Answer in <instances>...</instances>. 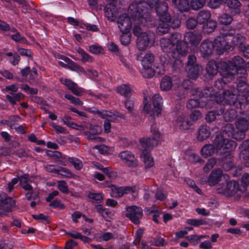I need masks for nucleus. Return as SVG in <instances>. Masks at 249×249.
<instances>
[{
	"label": "nucleus",
	"mask_w": 249,
	"mask_h": 249,
	"mask_svg": "<svg viewBox=\"0 0 249 249\" xmlns=\"http://www.w3.org/2000/svg\"><path fill=\"white\" fill-rule=\"evenodd\" d=\"M67 63L69 66L68 69L77 72L78 73H83L85 72V70L83 67L80 66L79 65L74 62L72 60L70 59V62H68Z\"/></svg>",
	"instance_id": "obj_53"
},
{
	"label": "nucleus",
	"mask_w": 249,
	"mask_h": 249,
	"mask_svg": "<svg viewBox=\"0 0 249 249\" xmlns=\"http://www.w3.org/2000/svg\"><path fill=\"white\" fill-rule=\"evenodd\" d=\"M15 205V201L12 197H0V215H7L8 213L12 212V208Z\"/></svg>",
	"instance_id": "obj_17"
},
{
	"label": "nucleus",
	"mask_w": 249,
	"mask_h": 249,
	"mask_svg": "<svg viewBox=\"0 0 249 249\" xmlns=\"http://www.w3.org/2000/svg\"><path fill=\"white\" fill-rule=\"evenodd\" d=\"M222 76V78H219L215 81L214 85L215 88L219 90L224 89V90L222 91L223 92L225 90L231 89L229 84V80L228 79V77L229 76H231L225 75Z\"/></svg>",
	"instance_id": "obj_34"
},
{
	"label": "nucleus",
	"mask_w": 249,
	"mask_h": 249,
	"mask_svg": "<svg viewBox=\"0 0 249 249\" xmlns=\"http://www.w3.org/2000/svg\"><path fill=\"white\" fill-rule=\"evenodd\" d=\"M236 135L237 133L233 125L227 124L222 126L220 134L216 135L215 137L222 136L224 138H233L235 140Z\"/></svg>",
	"instance_id": "obj_24"
},
{
	"label": "nucleus",
	"mask_w": 249,
	"mask_h": 249,
	"mask_svg": "<svg viewBox=\"0 0 249 249\" xmlns=\"http://www.w3.org/2000/svg\"><path fill=\"white\" fill-rule=\"evenodd\" d=\"M77 53L81 56V61L85 63L86 62H92L93 60V57L86 53L84 49L80 47L76 48Z\"/></svg>",
	"instance_id": "obj_44"
},
{
	"label": "nucleus",
	"mask_w": 249,
	"mask_h": 249,
	"mask_svg": "<svg viewBox=\"0 0 249 249\" xmlns=\"http://www.w3.org/2000/svg\"><path fill=\"white\" fill-rule=\"evenodd\" d=\"M15 1L21 5L22 11L24 13H29L33 10V8L26 0H15Z\"/></svg>",
	"instance_id": "obj_62"
},
{
	"label": "nucleus",
	"mask_w": 249,
	"mask_h": 249,
	"mask_svg": "<svg viewBox=\"0 0 249 249\" xmlns=\"http://www.w3.org/2000/svg\"><path fill=\"white\" fill-rule=\"evenodd\" d=\"M215 40L216 38L213 42L209 39H205L202 42L199 48V51L201 56L203 58H208L212 54L214 49L218 55H221L224 53V52L218 51V49H217Z\"/></svg>",
	"instance_id": "obj_13"
},
{
	"label": "nucleus",
	"mask_w": 249,
	"mask_h": 249,
	"mask_svg": "<svg viewBox=\"0 0 249 249\" xmlns=\"http://www.w3.org/2000/svg\"><path fill=\"white\" fill-rule=\"evenodd\" d=\"M87 197L91 199V202L92 204L96 203L100 204L102 202L103 200V195L101 193H93L89 192L87 195Z\"/></svg>",
	"instance_id": "obj_48"
},
{
	"label": "nucleus",
	"mask_w": 249,
	"mask_h": 249,
	"mask_svg": "<svg viewBox=\"0 0 249 249\" xmlns=\"http://www.w3.org/2000/svg\"><path fill=\"white\" fill-rule=\"evenodd\" d=\"M160 22L156 28L158 35L162 36L167 33L170 28L176 29L179 27L180 21L177 18H167L166 20L159 19Z\"/></svg>",
	"instance_id": "obj_7"
},
{
	"label": "nucleus",
	"mask_w": 249,
	"mask_h": 249,
	"mask_svg": "<svg viewBox=\"0 0 249 249\" xmlns=\"http://www.w3.org/2000/svg\"><path fill=\"white\" fill-rule=\"evenodd\" d=\"M239 148L241 149L240 154V159H242L246 165H249V140L244 141Z\"/></svg>",
	"instance_id": "obj_28"
},
{
	"label": "nucleus",
	"mask_w": 249,
	"mask_h": 249,
	"mask_svg": "<svg viewBox=\"0 0 249 249\" xmlns=\"http://www.w3.org/2000/svg\"><path fill=\"white\" fill-rule=\"evenodd\" d=\"M119 157L129 167L135 168L137 167L138 160L131 151H123L119 153Z\"/></svg>",
	"instance_id": "obj_19"
},
{
	"label": "nucleus",
	"mask_w": 249,
	"mask_h": 249,
	"mask_svg": "<svg viewBox=\"0 0 249 249\" xmlns=\"http://www.w3.org/2000/svg\"><path fill=\"white\" fill-rule=\"evenodd\" d=\"M117 24L122 33H130L132 27V22L128 14L125 13L121 14L117 19Z\"/></svg>",
	"instance_id": "obj_18"
},
{
	"label": "nucleus",
	"mask_w": 249,
	"mask_h": 249,
	"mask_svg": "<svg viewBox=\"0 0 249 249\" xmlns=\"http://www.w3.org/2000/svg\"><path fill=\"white\" fill-rule=\"evenodd\" d=\"M241 185L240 186V192H244L247 189L249 184V174L245 173L241 179Z\"/></svg>",
	"instance_id": "obj_56"
},
{
	"label": "nucleus",
	"mask_w": 249,
	"mask_h": 249,
	"mask_svg": "<svg viewBox=\"0 0 249 249\" xmlns=\"http://www.w3.org/2000/svg\"><path fill=\"white\" fill-rule=\"evenodd\" d=\"M160 45L162 51L166 53L169 57L172 56L171 52L173 49H176V47L170 38H162L160 41Z\"/></svg>",
	"instance_id": "obj_29"
},
{
	"label": "nucleus",
	"mask_w": 249,
	"mask_h": 249,
	"mask_svg": "<svg viewBox=\"0 0 249 249\" xmlns=\"http://www.w3.org/2000/svg\"><path fill=\"white\" fill-rule=\"evenodd\" d=\"M186 223L194 227H199L207 224L206 221L203 219H187Z\"/></svg>",
	"instance_id": "obj_55"
},
{
	"label": "nucleus",
	"mask_w": 249,
	"mask_h": 249,
	"mask_svg": "<svg viewBox=\"0 0 249 249\" xmlns=\"http://www.w3.org/2000/svg\"><path fill=\"white\" fill-rule=\"evenodd\" d=\"M216 159L212 158L209 159L203 167V171L205 173H208L216 164Z\"/></svg>",
	"instance_id": "obj_60"
},
{
	"label": "nucleus",
	"mask_w": 249,
	"mask_h": 249,
	"mask_svg": "<svg viewBox=\"0 0 249 249\" xmlns=\"http://www.w3.org/2000/svg\"><path fill=\"white\" fill-rule=\"evenodd\" d=\"M226 64L228 65L226 69L227 75L233 76L236 75L237 78L240 77L244 79L246 77L247 70L245 67V61L242 57L234 56L231 60L226 62Z\"/></svg>",
	"instance_id": "obj_5"
},
{
	"label": "nucleus",
	"mask_w": 249,
	"mask_h": 249,
	"mask_svg": "<svg viewBox=\"0 0 249 249\" xmlns=\"http://www.w3.org/2000/svg\"><path fill=\"white\" fill-rule=\"evenodd\" d=\"M172 4L180 12H187L190 5L188 0H172Z\"/></svg>",
	"instance_id": "obj_37"
},
{
	"label": "nucleus",
	"mask_w": 249,
	"mask_h": 249,
	"mask_svg": "<svg viewBox=\"0 0 249 249\" xmlns=\"http://www.w3.org/2000/svg\"><path fill=\"white\" fill-rule=\"evenodd\" d=\"M172 85V80L171 77L165 76L161 79L160 87L162 90L167 91L171 89Z\"/></svg>",
	"instance_id": "obj_45"
},
{
	"label": "nucleus",
	"mask_w": 249,
	"mask_h": 249,
	"mask_svg": "<svg viewBox=\"0 0 249 249\" xmlns=\"http://www.w3.org/2000/svg\"><path fill=\"white\" fill-rule=\"evenodd\" d=\"M150 98H148L146 96H144L143 101V111L146 113L151 112V116H152V115H154L153 111V107L152 108L151 104L150 103Z\"/></svg>",
	"instance_id": "obj_52"
},
{
	"label": "nucleus",
	"mask_w": 249,
	"mask_h": 249,
	"mask_svg": "<svg viewBox=\"0 0 249 249\" xmlns=\"http://www.w3.org/2000/svg\"><path fill=\"white\" fill-rule=\"evenodd\" d=\"M222 114L223 118L227 122H232L236 117L237 111L233 108H227V110Z\"/></svg>",
	"instance_id": "obj_47"
},
{
	"label": "nucleus",
	"mask_w": 249,
	"mask_h": 249,
	"mask_svg": "<svg viewBox=\"0 0 249 249\" xmlns=\"http://www.w3.org/2000/svg\"><path fill=\"white\" fill-rule=\"evenodd\" d=\"M153 107V114H155L157 116L161 114L162 110L163 100L162 97L159 94H155L152 98Z\"/></svg>",
	"instance_id": "obj_27"
},
{
	"label": "nucleus",
	"mask_w": 249,
	"mask_h": 249,
	"mask_svg": "<svg viewBox=\"0 0 249 249\" xmlns=\"http://www.w3.org/2000/svg\"><path fill=\"white\" fill-rule=\"evenodd\" d=\"M180 35L177 33H173L169 38L174 43V49L171 52L173 58H178L180 55H185L187 53V44L180 40Z\"/></svg>",
	"instance_id": "obj_6"
},
{
	"label": "nucleus",
	"mask_w": 249,
	"mask_h": 249,
	"mask_svg": "<svg viewBox=\"0 0 249 249\" xmlns=\"http://www.w3.org/2000/svg\"><path fill=\"white\" fill-rule=\"evenodd\" d=\"M20 89L27 94L36 95L38 93V89L36 88H31L28 85L22 84L20 87Z\"/></svg>",
	"instance_id": "obj_58"
},
{
	"label": "nucleus",
	"mask_w": 249,
	"mask_h": 249,
	"mask_svg": "<svg viewBox=\"0 0 249 249\" xmlns=\"http://www.w3.org/2000/svg\"><path fill=\"white\" fill-rule=\"evenodd\" d=\"M159 2V0H134L128 7V13L134 20L145 25L150 21V9H155Z\"/></svg>",
	"instance_id": "obj_2"
},
{
	"label": "nucleus",
	"mask_w": 249,
	"mask_h": 249,
	"mask_svg": "<svg viewBox=\"0 0 249 249\" xmlns=\"http://www.w3.org/2000/svg\"><path fill=\"white\" fill-rule=\"evenodd\" d=\"M201 39V36L198 34H195L192 32L186 33L184 36V42L187 44V51H188V45L192 46H196Z\"/></svg>",
	"instance_id": "obj_25"
},
{
	"label": "nucleus",
	"mask_w": 249,
	"mask_h": 249,
	"mask_svg": "<svg viewBox=\"0 0 249 249\" xmlns=\"http://www.w3.org/2000/svg\"><path fill=\"white\" fill-rule=\"evenodd\" d=\"M222 171L220 168L213 170L208 178V182L210 186H214L218 183L222 176Z\"/></svg>",
	"instance_id": "obj_30"
},
{
	"label": "nucleus",
	"mask_w": 249,
	"mask_h": 249,
	"mask_svg": "<svg viewBox=\"0 0 249 249\" xmlns=\"http://www.w3.org/2000/svg\"><path fill=\"white\" fill-rule=\"evenodd\" d=\"M111 196L114 197L119 198L124 196L123 186L119 187L115 185L111 186Z\"/></svg>",
	"instance_id": "obj_50"
},
{
	"label": "nucleus",
	"mask_w": 249,
	"mask_h": 249,
	"mask_svg": "<svg viewBox=\"0 0 249 249\" xmlns=\"http://www.w3.org/2000/svg\"><path fill=\"white\" fill-rule=\"evenodd\" d=\"M159 19L166 20L167 18H173L168 13V5L165 1H161L154 9Z\"/></svg>",
	"instance_id": "obj_22"
},
{
	"label": "nucleus",
	"mask_w": 249,
	"mask_h": 249,
	"mask_svg": "<svg viewBox=\"0 0 249 249\" xmlns=\"http://www.w3.org/2000/svg\"><path fill=\"white\" fill-rule=\"evenodd\" d=\"M233 156L231 153H227L218 159V164L226 171L230 170L233 166Z\"/></svg>",
	"instance_id": "obj_23"
},
{
	"label": "nucleus",
	"mask_w": 249,
	"mask_h": 249,
	"mask_svg": "<svg viewBox=\"0 0 249 249\" xmlns=\"http://www.w3.org/2000/svg\"><path fill=\"white\" fill-rule=\"evenodd\" d=\"M216 44L218 51H231L234 48L238 50L246 43V37L242 34L236 33L235 30L230 27L222 28L220 34L216 37Z\"/></svg>",
	"instance_id": "obj_1"
},
{
	"label": "nucleus",
	"mask_w": 249,
	"mask_h": 249,
	"mask_svg": "<svg viewBox=\"0 0 249 249\" xmlns=\"http://www.w3.org/2000/svg\"><path fill=\"white\" fill-rule=\"evenodd\" d=\"M217 109L209 111L205 116V119L207 122L211 123L215 121L217 116L222 115L224 113L225 107L220 104H218Z\"/></svg>",
	"instance_id": "obj_26"
},
{
	"label": "nucleus",
	"mask_w": 249,
	"mask_h": 249,
	"mask_svg": "<svg viewBox=\"0 0 249 249\" xmlns=\"http://www.w3.org/2000/svg\"><path fill=\"white\" fill-rule=\"evenodd\" d=\"M151 132L153 135L152 137L142 138L140 140V142L143 147L141 157L143 160L146 168H149L154 165L153 160L149 150L158 144L160 136V133L154 125L151 126Z\"/></svg>",
	"instance_id": "obj_3"
},
{
	"label": "nucleus",
	"mask_w": 249,
	"mask_h": 249,
	"mask_svg": "<svg viewBox=\"0 0 249 249\" xmlns=\"http://www.w3.org/2000/svg\"><path fill=\"white\" fill-rule=\"evenodd\" d=\"M12 95H6L5 97L12 106L16 105L17 102L24 98V95L21 92L17 93H12Z\"/></svg>",
	"instance_id": "obj_43"
},
{
	"label": "nucleus",
	"mask_w": 249,
	"mask_h": 249,
	"mask_svg": "<svg viewBox=\"0 0 249 249\" xmlns=\"http://www.w3.org/2000/svg\"><path fill=\"white\" fill-rule=\"evenodd\" d=\"M203 24L202 31L205 34L213 33L217 27V22L213 19H210Z\"/></svg>",
	"instance_id": "obj_41"
},
{
	"label": "nucleus",
	"mask_w": 249,
	"mask_h": 249,
	"mask_svg": "<svg viewBox=\"0 0 249 249\" xmlns=\"http://www.w3.org/2000/svg\"><path fill=\"white\" fill-rule=\"evenodd\" d=\"M102 132V127L98 125H95L91 126L89 131L86 132V135L87 136V138L89 140H97L100 141L101 138L97 137V135L100 134Z\"/></svg>",
	"instance_id": "obj_31"
},
{
	"label": "nucleus",
	"mask_w": 249,
	"mask_h": 249,
	"mask_svg": "<svg viewBox=\"0 0 249 249\" xmlns=\"http://www.w3.org/2000/svg\"><path fill=\"white\" fill-rule=\"evenodd\" d=\"M106 16L111 21L115 20L117 18V8L116 5L108 4L105 7Z\"/></svg>",
	"instance_id": "obj_38"
},
{
	"label": "nucleus",
	"mask_w": 249,
	"mask_h": 249,
	"mask_svg": "<svg viewBox=\"0 0 249 249\" xmlns=\"http://www.w3.org/2000/svg\"><path fill=\"white\" fill-rule=\"evenodd\" d=\"M206 3V0H191L190 7L194 10H198L202 8Z\"/></svg>",
	"instance_id": "obj_54"
},
{
	"label": "nucleus",
	"mask_w": 249,
	"mask_h": 249,
	"mask_svg": "<svg viewBox=\"0 0 249 249\" xmlns=\"http://www.w3.org/2000/svg\"><path fill=\"white\" fill-rule=\"evenodd\" d=\"M32 217L35 220H41L44 224H50L51 223L50 217L43 213L33 214Z\"/></svg>",
	"instance_id": "obj_64"
},
{
	"label": "nucleus",
	"mask_w": 249,
	"mask_h": 249,
	"mask_svg": "<svg viewBox=\"0 0 249 249\" xmlns=\"http://www.w3.org/2000/svg\"><path fill=\"white\" fill-rule=\"evenodd\" d=\"M200 106V101L199 99H190L187 103V107L188 109L192 110L199 107Z\"/></svg>",
	"instance_id": "obj_61"
},
{
	"label": "nucleus",
	"mask_w": 249,
	"mask_h": 249,
	"mask_svg": "<svg viewBox=\"0 0 249 249\" xmlns=\"http://www.w3.org/2000/svg\"><path fill=\"white\" fill-rule=\"evenodd\" d=\"M228 11L232 15H236L240 13L241 4L239 0H227Z\"/></svg>",
	"instance_id": "obj_32"
},
{
	"label": "nucleus",
	"mask_w": 249,
	"mask_h": 249,
	"mask_svg": "<svg viewBox=\"0 0 249 249\" xmlns=\"http://www.w3.org/2000/svg\"><path fill=\"white\" fill-rule=\"evenodd\" d=\"M176 123L178 125L180 129L182 130H188L193 124L192 122L190 121L188 118L183 114H181L177 118Z\"/></svg>",
	"instance_id": "obj_33"
},
{
	"label": "nucleus",
	"mask_w": 249,
	"mask_h": 249,
	"mask_svg": "<svg viewBox=\"0 0 249 249\" xmlns=\"http://www.w3.org/2000/svg\"><path fill=\"white\" fill-rule=\"evenodd\" d=\"M249 86L247 84V83L246 82V81L243 80L241 79L240 80L238 83L236 84V89H228L230 91H234V93L236 96L238 95V94L242 95V94H245L246 92L249 90Z\"/></svg>",
	"instance_id": "obj_35"
},
{
	"label": "nucleus",
	"mask_w": 249,
	"mask_h": 249,
	"mask_svg": "<svg viewBox=\"0 0 249 249\" xmlns=\"http://www.w3.org/2000/svg\"><path fill=\"white\" fill-rule=\"evenodd\" d=\"M68 161L71 163L76 170H80L83 167L82 161L78 159L73 157L68 158Z\"/></svg>",
	"instance_id": "obj_57"
},
{
	"label": "nucleus",
	"mask_w": 249,
	"mask_h": 249,
	"mask_svg": "<svg viewBox=\"0 0 249 249\" xmlns=\"http://www.w3.org/2000/svg\"><path fill=\"white\" fill-rule=\"evenodd\" d=\"M231 138H224L222 136L215 137L213 144L219 150H222L224 154L231 153L236 147V142Z\"/></svg>",
	"instance_id": "obj_10"
},
{
	"label": "nucleus",
	"mask_w": 249,
	"mask_h": 249,
	"mask_svg": "<svg viewBox=\"0 0 249 249\" xmlns=\"http://www.w3.org/2000/svg\"><path fill=\"white\" fill-rule=\"evenodd\" d=\"M219 150L216 148L213 144H205L201 149L200 153L201 155L205 158L212 156L215 152H218Z\"/></svg>",
	"instance_id": "obj_39"
},
{
	"label": "nucleus",
	"mask_w": 249,
	"mask_h": 249,
	"mask_svg": "<svg viewBox=\"0 0 249 249\" xmlns=\"http://www.w3.org/2000/svg\"><path fill=\"white\" fill-rule=\"evenodd\" d=\"M117 89L118 93L126 98L130 96L131 94V89L129 84H122L118 86Z\"/></svg>",
	"instance_id": "obj_46"
},
{
	"label": "nucleus",
	"mask_w": 249,
	"mask_h": 249,
	"mask_svg": "<svg viewBox=\"0 0 249 249\" xmlns=\"http://www.w3.org/2000/svg\"><path fill=\"white\" fill-rule=\"evenodd\" d=\"M87 110L91 113L97 115L99 117L103 119H104L105 116H107L106 113L107 112L106 111V110H102V111H100L96 107L88 108L87 109Z\"/></svg>",
	"instance_id": "obj_63"
},
{
	"label": "nucleus",
	"mask_w": 249,
	"mask_h": 249,
	"mask_svg": "<svg viewBox=\"0 0 249 249\" xmlns=\"http://www.w3.org/2000/svg\"><path fill=\"white\" fill-rule=\"evenodd\" d=\"M236 132L235 140L240 141L245 136V132L249 128V122L248 120L244 117H240L235 122Z\"/></svg>",
	"instance_id": "obj_16"
},
{
	"label": "nucleus",
	"mask_w": 249,
	"mask_h": 249,
	"mask_svg": "<svg viewBox=\"0 0 249 249\" xmlns=\"http://www.w3.org/2000/svg\"><path fill=\"white\" fill-rule=\"evenodd\" d=\"M185 69L188 77L193 80L198 77L202 70L201 66L196 63V58L194 54L188 56Z\"/></svg>",
	"instance_id": "obj_8"
},
{
	"label": "nucleus",
	"mask_w": 249,
	"mask_h": 249,
	"mask_svg": "<svg viewBox=\"0 0 249 249\" xmlns=\"http://www.w3.org/2000/svg\"><path fill=\"white\" fill-rule=\"evenodd\" d=\"M211 17V13L209 11L202 10L198 13L196 18L198 22V24H202L210 20Z\"/></svg>",
	"instance_id": "obj_40"
},
{
	"label": "nucleus",
	"mask_w": 249,
	"mask_h": 249,
	"mask_svg": "<svg viewBox=\"0 0 249 249\" xmlns=\"http://www.w3.org/2000/svg\"><path fill=\"white\" fill-rule=\"evenodd\" d=\"M60 82L66 86L67 88L75 95L81 96L85 92L83 88L78 86L77 84L71 80L67 78H61Z\"/></svg>",
	"instance_id": "obj_20"
},
{
	"label": "nucleus",
	"mask_w": 249,
	"mask_h": 249,
	"mask_svg": "<svg viewBox=\"0 0 249 249\" xmlns=\"http://www.w3.org/2000/svg\"><path fill=\"white\" fill-rule=\"evenodd\" d=\"M211 134L209 126L206 124L201 125L197 130V139L199 141H203L208 138Z\"/></svg>",
	"instance_id": "obj_36"
},
{
	"label": "nucleus",
	"mask_w": 249,
	"mask_h": 249,
	"mask_svg": "<svg viewBox=\"0 0 249 249\" xmlns=\"http://www.w3.org/2000/svg\"><path fill=\"white\" fill-rule=\"evenodd\" d=\"M228 65L225 61L217 62L212 60L208 62L206 67L207 74L210 76H214L219 72L221 76L227 75L226 71Z\"/></svg>",
	"instance_id": "obj_9"
},
{
	"label": "nucleus",
	"mask_w": 249,
	"mask_h": 249,
	"mask_svg": "<svg viewBox=\"0 0 249 249\" xmlns=\"http://www.w3.org/2000/svg\"><path fill=\"white\" fill-rule=\"evenodd\" d=\"M240 186L238 181L231 180L227 181L225 185L221 186L216 189V192L218 194L224 195L227 197L233 196L238 191L240 192Z\"/></svg>",
	"instance_id": "obj_11"
},
{
	"label": "nucleus",
	"mask_w": 249,
	"mask_h": 249,
	"mask_svg": "<svg viewBox=\"0 0 249 249\" xmlns=\"http://www.w3.org/2000/svg\"><path fill=\"white\" fill-rule=\"evenodd\" d=\"M232 20V17L227 13L222 14L218 17V21L221 24L229 25Z\"/></svg>",
	"instance_id": "obj_51"
},
{
	"label": "nucleus",
	"mask_w": 249,
	"mask_h": 249,
	"mask_svg": "<svg viewBox=\"0 0 249 249\" xmlns=\"http://www.w3.org/2000/svg\"><path fill=\"white\" fill-rule=\"evenodd\" d=\"M106 111L107 112L106 113L107 116H105V118H108L110 122H118V118L125 119V115L118 111H114V112H112L106 110Z\"/></svg>",
	"instance_id": "obj_42"
},
{
	"label": "nucleus",
	"mask_w": 249,
	"mask_h": 249,
	"mask_svg": "<svg viewBox=\"0 0 249 249\" xmlns=\"http://www.w3.org/2000/svg\"><path fill=\"white\" fill-rule=\"evenodd\" d=\"M125 216L136 225L141 223V219L143 216V211L141 207L132 205L126 207Z\"/></svg>",
	"instance_id": "obj_12"
},
{
	"label": "nucleus",
	"mask_w": 249,
	"mask_h": 249,
	"mask_svg": "<svg viewBox=\"0 0 249 249\" xmlns=\"http://www.w3.org/2000/svg\"><path fill=\"white\" fill-rule=\"evenodd\" d=\"M152 36L151 33L145 32L137 37V46L139 50L144 51L149 46Z\"/></svg>",
	"instance_id": "obj_21"
},
{
	"label": "nucleus",
	"mask_w": 249,
	"mask_h": 249,
	"mask_svg": "<svg viewBox=\"0 0 249 249\" xmlns=\"http://www.w3.org/2000/svg\"><path fill=\"white\" fill-rule=\"evenodd\" d=\"M154 60V55L150 53H146L143 57L141 63L144 69V71L142 72L144 77L151 78L155 75V71L151 69Z\"/></svg>",
	"instance_id": "obj_15"
},
{
	"label": "nucleus",
	"mask_w": 249,
	"mask_h": 249,
	"mask_svg": "<svg viewBox=\"0 0 249 249\" xmlns=\"http://www.w3.org/2000/svg\"><path fill=\"white\" fill-rule=\"evenodd\" d=\"M64 97L66 99L69 100L71 103L74 105L82 106L83 104V102L79 98L74 97L71 94L66 93L64 95Z\"/></svg>",
	"instance_id": "obj_59"
},
{
	"label": "nucleus",
	"mask_w": 249,
	"mask_h": 249,
	"mask_svg": "<svg viewBox=\"0 0 249 249\" xmlns=\"http://www.w3.org/2000/svg\"><path fill=\"white\" fill-rule=\"evenodd\" d=\"M96 212L106 220L107 221V217L110 213L108 209L105 208L102 205L98 204L95 206Z\"/></svg>",
	"instance_id": "obj_49"
},
{
	"label": "nucleus",
	"mask_w": 249,
	"mask_h": 249,
	"mask_svg": "<svg viewBox=\"0 0 249 249\" xmlns=\"http://www.w3.org/2000/svg\"><path fill=\"white\" fill-rule=\"evenodd\" d=\"M227 91H230L227 89L223 91L222 93H220V92H215L213 90V89L212 87H207L203 89V90L201 91H198V94L200 98H209L210 100L214 101L215 103L217 104H222L223 105L228 106L225 103V100H222L221 101H218V98L219 96H223V93Z\"/></svg>",
	"instance_id": "obj_14"
},
{
	"label": "nucleus",
	"mask_w": 249,
	"mask_h": 249,
	"mask_svg": "<svg viewBox=\"0 0 249 249\" xmlns=\"http://www.w3.org/2000/svg\"><path fill=\"white\" fill-rule=\"evenodd\" d=\"M234 91L231 90L224 92L223 96H219L218 101L220 102L225 100V103L231 107L241 110L245 109L249 105V90L245 94L237 96Z\"/></svg>",
	"instance_id": "obj_4"
}]
</instances>
